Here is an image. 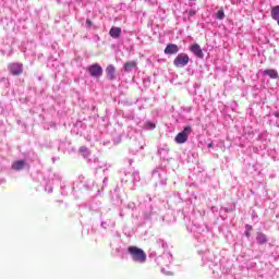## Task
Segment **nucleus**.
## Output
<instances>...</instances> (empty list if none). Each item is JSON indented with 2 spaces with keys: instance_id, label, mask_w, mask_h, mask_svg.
Wrapping results in <instances>:
<instances>
[{
  "instance_id": "f257e3e1",
  "label": "nucleus",
  "mask_w": 279,
  "mask_h": 279,
  "mask_svg": "<svg viewBox=\"0 0 279 279\" xmlns=\"http://www.w3.org/2000/svg\"><path fill=\"white\" fill-rule=\"evenodd\" d=\"M128 252L135 263H145V260H147V254H145L143 248H138L137 246H129Z\"/></svg>"
},
{
  "instance_id": "f03ea898",
  "label": "nucleus",
  "mask_w": 279,
  "mask_h": 279,
  "mask_svg": "<svg viewBox=\"0 0 279 279\" xmlns=\"http://www.w3.org/2000/svg\"><path fill=\"white\" fill-rule=\"evenodd\" d=\"M191 132H193V129L190 125L185 126L183 131L175 136V143H178L179 145L186 143V141H189V134H191Z\"/></svg>"
},
{
  "instance_id": "7ed1b4c3",
  "label": "nucleus",
  "mask_w": 279,
  "mask_h": 279,
  "mask_svg": "<svg viewBox=\"0 0 279 279\" xmlns=\"http://www.w3.org/2000/svg\"><path fill=\"white\" fill-rule=\"evenodd\" d=\"M189 62H191V58H189V54H184V53L178 54L173 60V64L174 66H177V69H182L186 66Z\"/></svg>"
},
{
  "instance_id": "20e7f679",
  "label": "nucleus",
  "mask_w": 279,
  "mask_h": 279,
  "mask_svg": "<svg viewBox=\"0 0 279 279\" xmlns=\"http://www.w3.org/2000/svg\"><path fill=\"white\" fill-rule=\"evenodd\" d=\"M86 71L92 77L99 78L101 77V75H104V68H101V65H99L98 63L87 66Z\"/></svg>"
},
{
  "instance_id": "39448f33",
  "label": "nucleus",
  "mask_w": 279,
  "mask_h": 279,
  "mask_svg": "<svg viewBox=\"0 0 279 279\" xmlns=\"http://www.w3.org/2000/svg\"><path fill=\"white\" fill-rule=\"evenodd\" d=\"M9 71L13 75H22L23 73V63H10Z\"/></svg>"
},
{
  "instance_id": "423d86ee",
  "label": "nucleus",
  "mask_w": 279,
  "mask_h": 279,
  "mask_svg": "<svg viewBox=\"0 0 279 279\" xmlns=\"http://www.w3.org/2000/svg\"><path fill=\"white\" fill-rule=\"evenodd\" d=\"M180 51V48L175 44H168L165 48L166 56H173Z\"/></svg>"
},
{
  "instance_id": "0eeeda50",
  "label": "nucleus",
  "mask_w": 279,
  "mask_h": 279,
  "mask_svg": "<svg viewBox=\"0 0 279 279\" xmlns=\"http://www.w3.org/2000/svg\"><path fill=\"white\" fill-rule=\"evenodd\" d=\"M106 73H107V78H109L110 81L116 80L117 78V68H114V65L110 64L106 68Z\"/></svg>"
},
{
  "instance_id": "6e6552de",
  "label": "nucleus",
  "mask_w": 279,
  "mask_h": 279,
  "mask_svg": "<svg viewBox=\"0 0 279 279\" xmlns=\"http://www.w3.org/2000/svg\"><path fill=\"white\" fill-rule=\"evenodd\" d=\"M191 51L196 56V58H204V51L202 50V47H199L198 44H195L191 46Z\"/></svg>"
},
{
  "instance_id": "1a4fd4ad",
  "label": "nucleus",
  "mask_w": 279,
  "mask_h": 279,
  "mask_svg": "<svg viewBox=\"0 0 279 279\" xmlns=\"http://www.w3.org/2000/svg\"><path fill=\"white\" fill-rule=\"evenodd\" d=\"M24 168H25V160L14 161L11 166V169H13V171H21Z\"/></svg>"
},
{
  "instance_id": "9d476101",
  "label": "nucleus",
  "mask_w": 279,
  "mask_h": 279,
  "mask_svg": "<svg viewBox=\"0 0 279 279\" xmlns=\"http://www.w3.org/2000/svg\"><path fill=\"white\" fill-rule=\"evenodd\" d=\"M109 36H111V38H121V27H111Z\"/></svg>"
},
{
  "instance_id": "9b49d317",
  "label": "nucleus",
  "mask_w": 279,
  "mask_h": 279,
  "mask_svg": "<svg viewBox=\"0 0 279 279\" xmlns=\"http://www.w3.org/2000/svg\"><path fill=\"white\" fill-rule=\"evenodd\" d=\"M264 75H268V77H270V80H278V77H279L278 71H276L274 69L265 70Z\"/></svg>"
},
{
  "instance_id": "f8f14e48",
  "label": "nucleus",
  "mask_w": 279,
  "mask_h": 279,
  "mask_svg": "<svg viewBox=\"0 0 279 279\" xmlns=\"http://www.w3.org/2000/svg\"><path fill=\"white\" fill-rule=\"evenodd\" d=\"M256 241L259 245H265L267 243V235L263 232H258L256 235Z\"/></svg>"
},
{
  "instance_id": "ddd939ff",
  "label": "nucleus",
  "mask_w": 279,
  "mask_h": 279,
  "mask_svg": "<svg viewBox=\"0 0 279 279\" xmlns=\"http://www.w3.org/2000/svg\"><path fill=\"white\" fill-rule=\"evenodd\" d=\"M136 61H128L125 64H124V71L126 73H130V71H132L133 69H136Z\"/></svg>"
},
{
  "instance_id": "4468645a",
  "label": "nucleus",
  "mask_w": 279,
  "mask_h": 279,
  "mask_svg": "<svg viewBox=\"0 0 279 279\" xmlns=\"http://www.w3.org/2000/svg\"><path fill=\"white\" fill-rule=\"evenodd\" d=\"M270 15H271V19H272L274 21H277V22H278V20H279V5H276V7H274V8L271 9Z\"/></svg>"
},
{
  "instance_id": "2eb2a0df",
  "label": "nucleus",
  "mask_w": 279,
  "mask_h": 279,
  "mask_svg": "<svg viewBox=\"0 0 279 279\" xmlns=\"http://www.w3.org/2000/svg\"><path fill=\"white\" fill-rule=\"evenodd\" d=\"M217 19L219 21H223V19H226V13L223 12V9H220L218 12H217Z\"/></svg>"
},
{
  "instance_id": "dca6fc26",
  "label": "nucleus",
  "mask_w": 279,
  "mask_h": 279,
  "mask_svg": "<svg viewBox=\"0 0 279 279\" xmlns=\"http://www.w3.org/2000/svg\"><path fill=\"white\" fill-rule=\"evenodd\" d=\"M86 26H87V29H90V27H93V21H90V19L86 20Z\"/></svg>"
},
{
  "instance_id": "f3484780",
  "label": "nucleus",
  "mask_w": 279,
  "mask_h": 279,
  "mask_svg": "<svg viewBox=\"0 0 279 279\" xmlns=\"http://www.w3.org/2000/svg\"><path fill=\"white\" fill-rule=\"evenodd\" d=\"M148 128H151V130H154L156 128V124H154L153 122H147Z\"/></svg>"
},
{
  "instance_id": "a211bd4d",
  "label": "nucleus",
  "mask_w": 279,
  "mask_h": 279,
  "mask_svg": "<svg viewBox=\"0 0 279 279\" xmlns=\"http://www.w3.org/2000/svg\"><path fill=\"white\" fill-rule=\"evenodd\" d=\"M80 151L86 153V151H88V148H87L86 146H82V147L80 148Z\"/></svg>"
},
{
  "instance_id": "6ab92c4d",
  "label": "nucleus",
  "mask_w": 279,
  "mask_h": 279,
  "mask_svg": "<svg viewBox=\"0 0 279 279\" xmlns=\"http://www.w3.org/2000/svg\"><path fill=\"white\" fill-rule=\"evenodd\" d=\"M195 12L194 11H190V16H194Z\"/></svg>"
},
{
  "instance_id": "aec40b11",
  "label": "nucleus",
  "mask_w": 279,
  "mask_h": 279,
  "mask_svg": "<svg viewBox=\"0 0 279 279\" xmlns=\"http://www.w3.org/2000/svg\"><path fill=\"white\" fill-rule=\"evenodd\" d=\"M246 229L252 230V226L246 225Z\"/></svg>"
},
{
  "instance_id": "412c9836",
  "label": "nucleus",
  "mask_w": 279,
  "mask_h": 279,
  "mask_svg": "<svg viewBox=\"0 0 279 279\" xmlns=\"http://www.w3.org/2000/svg\"><path fill=\"white\" fill-rule=\"evenodd\" d=\"M208 147H213V143H209V144H208Z\"/></svg>"
},
{
  "instance_id": "4be33fe9",
  "label": "nucleus",
  "mask_w": 279,
  "mask_h": 279,
  "mask_svg": "<svg viewBox=\"0 0 279 279\" xmlns=\"http://www.w3.org/2000/svg\"><path fill=\"white\" fill-rule=\"evenodd\" d=\"M246 236H250V232H246Z\"/></svg>"
}]
</instances>
